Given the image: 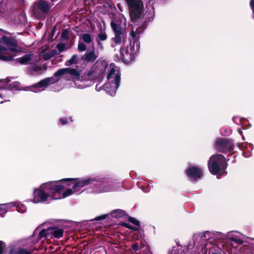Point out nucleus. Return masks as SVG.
Instances as JSON below:
<instances>
[{
    "mask_svg": "<svg viewBox=\"0 0 254 254\" xmlns=\"http://www.w3.org/2000/svg\"><path fill=\"white\" fill-rule=\"evenodd\" d=\"M77 49L79 52H84L86 49V46L83 42H79Z\"/></svg>",
    "mask_w": 254,
    "mask_h": 254,
    "instance_id": "29",
    "label": "nucleus"
},
{
    "mask_svg": "<svg viewBox=\"0 0 254 254\" xmlns=\"http://www.w3.org/2000/svg\"><path fill=\"white\" fill-rule=\"evenodd\" d=\"M233 120V122L236 124H241V119L239 117H234Z\"/></svg>",
    "mask_w": 254,
    "mask_h": 254,
    "instance_id": "36",
    "label": "nucleus"
},
{
    "mask_svg": "<svg viewBox=\"0 0 254 254\" xmlns=\"http://www.w3.org/2000/svg\"><path fill=\"white\" fill-rule=\"evenodd\" d=\"M92 74V72L91 71L87 72L84 76H80L79 73V75L75 77L73 79L75 87L77 88L83 89L92 85L93 83V79L91 77Z\"/></svg>",
    "mask_w": 254,
    "mask_h": 254,
    "instance_id": "7",
    "label": "nucleus"
},
{
    "mask_svg": "<svg viewBox=\"0 0 254 254\" xmlns=\"http://www.w3.org/2000/svg\"><path fill=\"white\" fill-rule=\"evenodd\" d=\"M187 176L192 180H196L202 175L201 169L196 167H190L186 170Z\"/></svg>",
    "mask_w": 254,
    "mask_h": 254,
    "instance_id": "12",
    "label": "nucleus"
},
{
    "mask_svg": "<svg viewBox=\"0 0 254 254\" xmlns=\"http://www.w3.org/2000/svg\"><path fill=\"white\" fill-rule=\"evenodd\" d=\"M60 122L62 123V125H64L67 124V121L66 119H61Z\"/></svg>",
    "mask_w": 254,
    "mask_h": 254,
    "instance_id": "39",
    "label": "nucleus"
},
{
    "mask_svg": "<svg viewBox=\"0 0 254 254\" xmlns=\"http://www.w3.org/2000/svg\"><path fill=\"white\" fill-rule=\"evenodd\" d=\"M132 249L135 251H137L138 250V245L137 244H134L132 246Z\"/></svg>",
    "mask_w": 254,
    "mask_h": 254,
    "instance_id": "41",
    "label": "nucleus"
},
{
    "mask_svg": "<svg viewBox=\"0 0 254 254\" xmlns=\"http://www.w3.org/2000/svg\"><path fill=\"white\" fill-rule=\"evenodd\" d=\"M77 59V56L76 55H74L69 60H67L65 62V65L66 66H70L71 65H72L76 63Z\"/></svg>",
    "mask_w": 254,
    "mask_h": 254,
    "instance_id": "26",
    "label": "nucleus"
},
{
    "mask_svg": "<svg viewBox=\"0 0 254 254\" xmlns=\"http://www.w3.org/2000/svg\"><path fill=\"white\" fill-rule=\"evenodd\" d=\"M111 214L113 217L116 218H122L124 217L126 214L125 211L120 209H117L113 211Z\"/></svg>",
    "mask_w": 254,
    "mask_h": 254,
    "instance_id": "21",
    "label": "nucleus"
},
{
    "mask_svg": "<svg viewBox=\"0 0 254 254\" xmlns=\"http://www.w3.org/2000/svg\"><path fill=\"white\" fill-rule=\"evenodd\" d=\"M64 231L62 229H56L53 232V235L56 238H60L63 235Z\"/></svg>",
    "mask_w": 254,
    "mask_h": 254,
    "instance_id": "24",
    "label": "nucleus"
},
{
    "mask_svg": "<svg viewBox=\"0 0 254 254\" xmlns=\"http://www.w3.org/2000/svg\"><path fill=\"white\" fill-rule=\"evenodd\" d=\"M30 252L24 249H20L17 252V254H30Z\"/></svg>",
    "mask_w": 254,
    "mask_h": 254,
    "instance_id": "33",
    "label": "nucleus"
},
{
    "mask_svg": "<svg viewBox=\"0 0 254 254\" xmlns=\"http://www.w3.org/2000/svg\"><path fill=\"white\" fill-rule=\"evenodd\" d=\"M0 104L3 103V101H1L0 102Z\"/></svg>",
    "mask_w": 254,
    "mask_h": 254,
    "instance_id": "48",
    "label": "nucleus"
},
{
    "mask_svg": "<svg viewBox=\"0 0 254 254\" xmlns=\"http://www.w3.org/2000/svg\"><path fill=\"white\" fill-rule=\"evenodd\" d=\"M10 81L8 78L0 80V98L5 102L9 101V95L12 94L10 90H3V88H7V84Z\"/></svg>",
    "mask_w": 254,
    "mask_h": 254,
    "instance_id": "11",
    "label": "nucleus"
},
{
    "mask_svg": "<svg viewBox=\"0 0 254 254\" xmlns=\"http://www.w3.org/2000/svg\"><path fill=\"white\" fill-rule=\"evenodd\" d=\"M105 70L108 71L107 78L109 83L104 84L103 87L107 93L113 96L120 86L121 81L120 68L114 64H111L109 65L106 66Z\"/></svg>",
    "mask_w": 254,
    "mask_h": 254,
    "instance_id": "4",
    "label": "nucleus"
},
{
    "mask_svg": "<svg viewBox=\"0 0 254 254\" xmlns=\"http://www.w3.org/2000/svg\"><path fill=\"white\" fill-rule=\"evenodd\" d=\"M122 226L125 227L126 228H129L130 229L137 231L138 230V228L137 226H132L130 224L127 222H123L121 224Z\"/></svg>",
    "mask_w": 254,
    "mask_h": 254,
    "instance_id": "28",
    "label": "nucleus"
},
{
    "mask_svg": "<svg viewBox=\"0 0 254 254\" xmlns=\"http://www.w3.org/2000/svg\"><path fill=\"white\" fill-rule=\"evenodd\" d=\"M175 253L176 252H175V251H171L169 254H175Z\"/></svg>",
    "mask_w": 254,
    "mask_h": 254,
    "instance_id": "47",
    "label": "nucleus"
},
{
    "mask_svg": "<svg viewBox=\"0 0 254 254\" xmlns=\"http://www.w3.org/2000/svg\"><path fill=\"white\" fill-rule=\"evenodd\" d=\"M227 161L221 154L212 155L209 159L208 167L209 171L213 175L223 174L226 168Z\"/></svg>",
    "mask_w": 254,
    "mask_h": 254,
    "instance_id": "5",
    "label": "nucleus"
},
{
    "mask_svg": "<svg viewBox=\"0 0 254 254\" xmlns=\"http://www.w3.org/2000/svg\"><path fill=\"white\" fill-rule=\"evenodd\" d=\"M107 39V34L105 32H101L97 34L96 40L98 41H104Z\"/></svg>",
    "mask_w": 254,
    "mask_h": 254,
    "instance_id": "27",
    "label": "nucleus"
},
{
    "mask_svg": "<svg viewBox=\"0 0 254 254\" xmlns=\"http://www.w3.org/2000/svg\"><path fill=\"white\" fill-rule=\"evenodd\" d=\"M106 217V215H102V216H100L96 217V219L97 220H100L102 219H104Z\"/></svg>",
    "mask_w": 254,
    "mask_h": 254,
    "instance_id": "40",
    "label": "nucleus"
},
{
    "mask_svg": "<svg viewBox=\"0 0 254 254\" xmlns=\"http://www.w3.org/2000/svg\"><path fill=\"white\" fill-rule=\"evenodd\" d=\"M66 36H67V33H65V31H64L62 34L63 38H64L66 37Z\"/></svg>",
    "mask_w": 254,
    "mask_h": 254,
    "instance_id": "45",
    "label": "nucleus"
},
{
    "mask_svg": "<svg viewBox=\"0 0 254 254\" xmlns=\"http://www.w3.org/2000/svg\"><path fill=\"white\" fill-rule=\"evenodd\" d=\"M81 39L86 44H90L93 42V38L89 33H84L81 35Z\"/></svg>",
    "mask_w": 254,
    "mask_h": 254,
    "instance_id": "20",
    "label": "nucleus"
},
{
    "mask_svg": "<svg viewBox=\"0 0 254 254\" xmlns=\"http://www.w3.org/2000/svg\"><path fill=\"white\" fill-rule=\"evenodd\" d=\"M227 237L230 241L235 242L238 244H241L243 243L242 235L237 232H230L227 233Z\"/></svg>",
    "mask_w": 254,
    "mask_h": 254,
    "instance_id": "14",
    "label": "nucleus"
},
{
    "mask_svg": "<svg viewBox=\"0 0 254 254\" xmlns=\"http://www.w3.org/2000/svg\"><path fill=\"white\" fill-rule=\"evenodd\" d=\"M3 250V243L0 241V254H2Z\"/></svg>",
    "mask_w": 254,
    "mask_h": 254,
    "instance_id": "43",
    "label": "nucleus"
},
{
    "mask_svg": "<svg viewBox=\"0 0 254 254\" xmlns=\"http://www.w3.org/2000/svg\"><path fill=\"white\" fill-rule=\"evenodd\" d=\"M124 38V32L120 33H116L115 36L114 38V41L116 43L120 44L122 43Z\"/></svg>",
    "mask_w": 254,
    "mask_h": 254,
    "instance_id": "23",
    "label": "nucleus"
},
{
    "mask_svg": "<svg viewBox=\"0 0 254 254\" xmlns=\"http://www.w3.org/2000/svg\"><path fill=\"white\" fill-rule=\"evenodd\" d=\"M220 254L219 252H212V250H210L209 252V254Z\"/></svg>",
    "mask_w": 254,
    "mask_h": 254,
    "instance_id": "44",
    "label": "nucleus"
},
{
    "mask_svg": "<svg viewBox=\"0 0 254 254\" xmlns=\"http://www.w3.org/2000/svg\"><path fill=\"white\" fill-rule=\"evenodd\" d=\"M96 42L99 48L102 50L104 47L102 43H101V41H98V40H97Z\"/></svg>",
    "mask_w": 254,
    "mask_h": 254,
    "instance_id": "38",
    "label": "nucleus"
},
{
    "mask_svg": "<svg viewBox=\"0 0 254 254\" xmlns=\"http://www.w3.org/2000/svg\"><path fill=\"white\" fill-rule=\"evenodd\" d=\"M16 60L21 64L35 65L40 61V58L38 55L30 54L25 55Z\"/></svg>",
    "mask_w": 254,
    "mask_h": 254,
    "instance_id": "8",
    "label": "nucleus"
},
{
    "mask_svg": "<svg viewBox=\"0 0 254 254\" xmlns=\"http://www.w3.org/2000/svg\"><path fill=\"white\" fill-rule=\"evenodd\" d=\"M57 49L60 52H63L65 48V45L63 43H59L58 44L57 46Z\"/></svg>",
    "mask_w": 254,
    "mask_h": 254,
    "instance_id": "34",
    "label": "nucleus"
},
{
    "mask_svg": "<svg viewBox=\"0 0 254 254\" xmlns=\"http://www.w3.org/2000/svg\"><path fill=\"white\" fill-rule=\"evenodd\" d=\"M37 7L44 13H47L49 12L50 8L49 3L45 0H40L35 3L33 9V13L37 14Z\"/></svg>",
    "mask_w": 254,
    "mask_h": 254,
    "instance_id": "13",
    "label": "nucleus"
},
{
    "mask_svg": "<svg viewBox=\"0 0 254 254\" xmlns=\"http://www.w3.org/2000/svg\"><path fill=\"white\" fill-rule=\"evenodd\" d=\"M5 204H6L7 209L8 208H10L14 206H16L17 211L20 213H23L26 210V207L25 205L20 203L11 202L10 203H5Z\"/></svg>",
    "mask_w": 254,
    "mask_h": 254,
    "instance_id": "16",
    "label": "nucleus"
},
{
    "mask_svg": "<svg viewBox=\"0 0 254 254\" xmlns=\"http://www.w3.org/2000/svg\"><path fill=\"white\" fill-rule=\"evenodd\" d=\"M97 58V56L95 53L94 48L90 51H87L84 56L82 59L87 62H94Z\"/></svg>",
    "mask_w": 254,
    "mask_h": 254,
    "instance_id": "15",
    "label": "nucleus"
},
{
    "mask_svg": "<svg viewBox=\"0 0 254 254\" xmlns=\"http://www.w3.org/2000/svg\"><path fill=\"white\" fill-rule=\"evenodd\" d=\"M233 146L232 143L227 139H219L216 143V149L220 152H230L233 150Z\"/></svg>",
    "mask_w": 254,
    "mask_h": 254,
    "instance_id": "9",
    "label": "nucleus"
},
{
    "mask_svg": "<svg viewBox=\"0 0 254 254\" xmlns=\"http://www.w3.org/2000/svg\"><path fill=\"white\" fill-rule=\"evenodd\" d=\"M111 26L114 32H115V34L124 32V31L121 28V26L116 24L113 20L111 21Z\"/></svg>",
    "mask_w": 254,
    "mask_h": 254,
    "instance_id": "19",
    "label": "nucleus"
},
{
    "mask_svg": "<svg viewBox=\"0 0 254 254\" xmlns=\"http://www.w3.org/2000/svg\"><path fill=\"white\" fill-rule=\"evenodd\" d=\"M8 88L10 89H19V83L17 82H13L9 85Z\"/></svg>",
    "mask_w": 254,
    "mask_h": 254,
    "instance_id": "31",
    "label": "nucleus"
},
{
    "mask_svg": "<svg viewBox=\"0 0 254 254\" xmlns=\"http://www.w3.org/2000/svg\"><path fill=\"white\" fill-rule=\"evenodd\" d=\"M243 154L245 157H249L251 155L250 154L246 155L245 152H244Z\"/></svg>",
    "mask_w": 254,
    "mask_h": 254,
    "instance_id": "46",
    "label": "nucleus"
},
{
    "mask_svg": "<svg viewBox=\"0 0 254 254\" xmlns=\"http://www.w3.org/2000/svg\"><path fill=\"white\" fill-rule=\"evenodd\" d=\"M7 53V50L5 48V47L0 45V60L5 61H10L11 59V56H6L4 55L6 54Z\"/></svg>",
    "mask_w": 254,
    "mask_h": 254,
    "instance_id": "18",
    "label": "nucleus"
},
{
    "mask_svg": "<svg viewBox=\"0 0 254 254\" xmlns=\"http://www.w3.org/2000/svg\"><path fill=\"white\" fill-rule=\"evenodd\" d=\"M132 22H139L142 16L143 4L141 0H125Z\"/></svg>",
    "mask_w": 254,
    "mask_h": 254,
    "instance_id": "6",
    "label": "nucleus"
},
{
    "mask_svg": "<svg viewBox=\"0 0 254 254\" xmlns=\"http://www.w3.org/2000/svg\"><path fill=\"white\" fill-rule=\"evenodd\" d=\"M251 8L253 11V16L254 18V0H251L250 1Z\"/></svg>",
    "mask_w": 254,
    "mask_h": 254,
    "instance_id": "37",
    "label": "nucleus"
},
{
    "mask_svg": "<svg viewBox=\"0 0 254 254\" xmlns=\"http://www.w3.org/2000/svg\"><path fill=\"white\" fill-rule=\"evenodd\" d=\"M73 179H64L59 182H49L42 184L40 188L34 190V198L31 201L35 203L43 202L47 201L62 199L67 197L72 194H80L81 189L89 185H93L94 187L91 191L89 192L99 193L117 190V186L118 184L110 183H96V180L93 179H77L73 183L72 189H69L61 193L64 187L61 184L62 181H70Z\"/></svg>",
    "mask_w": 254,
    "mask_h": 254,
    "instance_id": "1",
    "label": "nucleus"
},
{
    "mask_svg": "<svg viewBox=\"0 0 254 254\" xmlns=\"http://www.w3.org/2000/svg\"><path fill=\"white\" fill-rule=\"evenodd\" d=\"M173 251H175V252H176V253H175V254H176L177 253V252H176V250H173Z\"/></svg>",
    "mask_w": 254,
    "mask_h": 254,
    "instance_id": "49",
    "label": "nucleus"
},
{
    "mask_svg": "<svg viewBox=\"0 0 254 254\" xmlns=\"http://www.w3.org/2000/svg\"><path fill=\"white\" fill-rule=\"evenodd\" d=\"M57 54L56 50L50 51H42L41 54L45 60H48L53 57Z\"/></svg>",
    "mask_w": 254,
    "mask_h": 254,
    "instance_id": "17",
    "label": "nucleus"
},
{
    "mask_svg": "<svg viewBox=\"0 0 254 254\" xmlns=\"http://www.w3.org/2000/svg\"><path fill=\"white\" fill-rule=\"evenodd\" d=\"M128 221L129 222L133 224L135 226L138 228L139 226V222L132 217H129Z\"/></svg>",
    "mask_w": 254,
    "mask_h": 254,
    "instance_id": "32",
    "label": "nucleus"
},
{
    "mask_svg": "<svg viewBox=\"0 0 254 254\" xmlns=\"http://www.w3.org/2000/svg\"><path fill=\"white\" fill-rule=\"evenodd\" d=\"M7 212V207L6 204H0V215L2 216V215Z\"/></svg>",
    "mask_w": 254,
    "mask_h": 254,
    "instance_id": "30",
    "label": "nucleus"
},
{
    "mask_svg": "<svg viewBox=\"0 0 254 254\" xmlns=\"http://www.w3.org/2000/svg\"><path fill=\"white\" fill-rule=\"evenodd\" d=\"M214 234H213V239L214 240H218V239H224L227 238V235H225L224 234H222L219 232H214Z\"/></svg>",
    "mask_w": 254,
    "mask_h": 254,
    "instance_id": "25",
    "label": "nucleus"
},
{
    "mask_svg": "<svg viewBox=\"0 0 254 254\" xmlns=\"http://www.w3.org/2000/svg\"><path fill=\"white\" fill-rule=\"evenodd\" d=\"M213 234H214V232L206 231L202 234L201 238L202 240H207L211 239H213Z\"/></svg>",
    "mask_w": 254,
    "mask_h": 254,
    "instance_id": "22",
    "label": "nucleus"
},
{
    "mask_svg": "<svg viewBox=\"0 0 254 254\" xmlns=\"http://www.w3.org/2000/svg\"><path fill=\"white\" fill-rule=\"evenodd\" d=\"M33 71L35 72H39V71H41L42 70V68L40 66H37V65H34L33 68Z\"/></svg>",
    "mask_w": 254,
    "mask_h": 254,
    "instance_id": "35",
    "label": "nucleus"
},
{
    "mask_svg": "<svg viewBox=\"0 0 254 254\" xmlns=\"http://www.w3.org/2000/svg\"><path fill=\"white\" fill-rule=\"evenodd\" d=\"M146 27V24L134 25L132 27L130 33L131 38L130 39L129 50L128 47H126L125 46L122 47L120 49L121 55L124 60H131L133 54L139 51L140 48L139 35L143 32Z\"/></svg>",
    "mask_w": 254,
    "mask_h": 254,
    "instance_id": "3",
    "label": "nucleus"
},
{
    "mask_svg": "<svg viewBox=\"0 0 254 254\" xmlns=\"http://www.w3.org/2000/svg\"><path fill=\"white\" fill-rule=\"evenodd\" d=\"M45 232H46V230H43L42 231H41L39 233V237H44L45 236Z\"/></svg>",
    "mask_w": 254,
    "mask_h": 254,
    "instance_id": "42",
    "label": "nucleus"
},
{
    "mask_svg": "<svg viewBox=\"0 0 254 254\" xmlns=\"http://www.w3.org/2000/svg\"><path fill=\"white\" fill-rule=\"evenodd\" d=\"M54 75V77L45 78L33 85L27 87L25 90L35 93L41 92L45 90L49 85L57 82L60 79L59 77L62 76L67 80L71 78L74 79L75 77L79 75V72L74 68H64L59 69Z\"/></svg>",
    "mask_w": 254,
    "mask_h": 254,
    "instance_id": "2",
    "label": "nucleus"
},
{
    "mask_svg": "<svg viewBox=\"0 0 254 254\" xmlns=\"http://www.w3.org/2000/svg\"><path fill=\"white\" fill-rule=\"evenodd\" d=\"M5 42L7 46V48H5L7 50L6 54H4L6 56H11L12 60V58L15 56V53L17 52V42L15 40L12 38H6Z\"/></svg>",
    "mask_w": 254,
    "mask_h": 254,
    "instance_id": "10",
    "label": "nucleus"
}]
</instances>
